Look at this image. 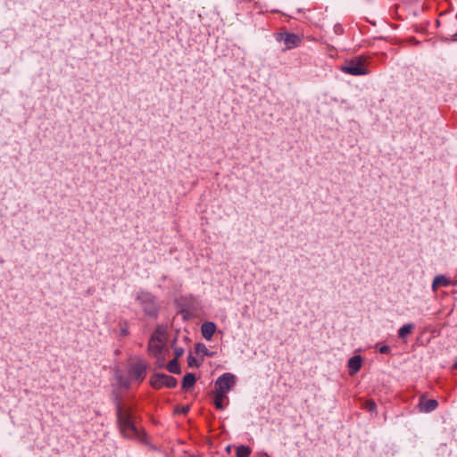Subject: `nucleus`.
I'll list each match as a JSON object with an SVG mask.
<instances>
[{
  "label": "nucleus",
  "instance_id": "obj_3",
  "mask_svg": "<svg viewBox=\"0 0 457 457\" xmlns=\"http://www.w3.org/2000/svg\"><path fill=\"white\" fill-rule=\"evenodd\" d=\"M365 60L361 56L355 57L341 67V71L353 76L366 75L367 69L364 67Z\"/></svg>",
  "mask_w": 457,
  "mask_h": 457
},
{
  "label": "nucleus",
  "instance_id": "obj_26",
  "mask_svg": "<svg viewBox=\"0 0 457 457\" xmlns=\"http://www.w3.org/2000/svg\"><path fill=\"white\" fill-rule=\"evenodd\" d=\"M454 366L457 367V361L455 362Z\"/></svg>",
  "mask_w": 457,
  "mask_h": 457
},
{
  "label": "nucleus",
  "instance_id": "obj_9",
  "mask_svg": "<svg viewBox=\"0 0 457 457\" xmlns=\"http://www.w3.org/2000/svg\"><path fill=\"white\" fill-rule=\"evenodd\" d=\"M438 406V403L435 399H424L423 397L420 398L419 407L420 411L422 412H430L436 409Z\"/></svg>",
  "mask_w": 457,
  "mask_h": 457
},
{
  "label": "nucleus",
  "instance_id": "obj_11",
  "mask_svg": "<svg viewBox=\"0 0 457 457\" xmlns=\"http://www.w3.org/2000/svg\"><path fill=\"white\" fill-rule=\"evenodd\" d=\"M215 331L216 325L211 321L204 322L201 327L202 335L206 340H211Z\"/></svg>",
  "mask_w": 457,
  "mask_h": 457
},
{
  "label": "nucleus",
  "instance_id": "obj_20",
  "mask_svg": "<svg viewBox=\"0 0 457 457\" xmlns=\"http://www.w3.org/2000/svg\"><path fill=\"white\" fill-rule=\"evenodd\" d=\"M174 353H175L174 359L178 360L184 353V349L182 347H176L174 350Z\"/></svg>",
  "mask_w": 457,
  "mask_h": 457
},
{
  "label": "nucleus",
  "instance_id": "obj_18",
  "mask_svg": "<svg viewBox=\"0 0 457 457\" xmlns=\"http://www.w3.org/2000/svg\"><path fill=\"white\" fill-rule=\"evenodd\" d=\"M377 405L374 401H367L365 403V409L370 412L374 411Z\"/></svg>",
  "mask_w": 457,
  "mask_h": 457
},
{
  "label": "nucleus",
  "instance_id": "obj_8",
  "mask_svg": "<svg viewBox=\"0 0 457 457\" xmlns=\"http://www.w3.org/2000/svg\"><path fill=\"white\" fill-rule=\"evenodd\" d=\"M145 371H146V364L142 361H137L132 367H131V374L132 376L137 379L139 382L143 381L145 377Z\"/></svg>",
  "mask_w": 457,
  "mask_h": 457
},
{
  "label": "nucleus",
  "instance_id": "obj_12",
  "mask_svg": "<svg viewBox=\"0 0 457 457\" xmlns=\"http://www.w3.org/2000/svg\"><path fill=\"white\" fill-rule=\"evenodd\" d=\"M451 284V281L449 278H447L444 275L436 276L432 283V288L434 291H436L438 287H447Z\"/></svg>",
  "mask_w": 457,
  "mask_h": 457
},
{
  "label": "nucleus",
  "instance_id": "obj_4",
  "mask_svg": "<svg viewBox=\"0 0 457 457\" xmlns=\"http://www.w3.org/2000/svg\"><path fill=\"white\" fill-rule=\"evenodd\" d=\"M137 301L143 308L145 313L148 316H155L157 313V304L155 298L147 292H140L137 295Z\"/></svg>",
  "mask_w": 457,
  "mask_h": 457
},
{
  "label": "nucleus",
  "instance_id": "obj_7",
  "mask_svg": "<svg viewBox=\"0 0 457 457\" xmlns=\"http://www.w3.org/2000/svg\"><path fill=\"white\" fill-rule=\"evenodd\" d=\"M277 39L284 42L285 50H290L297 47L302 42V37L299 35L291 32L280 33Z\"/></svg>",
  "mask_w": 457,
  "mask_h": 457
},
{
  "label": "nucleus",
  "instance_id": "obj_25",
  "mask_svg": "<svg viewBox=\"0 0 457 457\" xmlns=\"http://www.w3.org/2000/svg\"><path fill=\"white\" fill-rule=\"evenodd\" d=\"M187 411H188V408L187 407V408L183 409L182 412L186 413V412H187Z\"/></svg>",
  "mask_w": 457,
  "mask_h": 457
},
{
  "label": "nucleus",
  "instance_id": "obj_2",
  "mask_svg": "<svg viewBox=\"0 0 457 457\" xmlns=\"http://www.w3.org/2000/svg\"><path fill=\"white\" fill-rule=\"evenodd\" d=\"M165 334L160 330L154 331L148 344V351L152 356L156 358V365L159 369H162L165 366V353L168 352L165 348Z\"/></svg>",
  "mask_w": 457,
  "mask_h": 457
},
{
  "label": "nucleus",
  "instance_id": "obj_21",
  "mask_svg": "<svg viewBox=\"0 0 457 457\" xmlns=\"http://www.w3.org/2000/svg\"><path fill=\"white\" fill-rule=\"evenodd\" d=\"M390 352V347L388 345H383L379 348L380 353H388Z\"/></svg>",
  "mask_w": 457,
  "mask_h": 457
},
{
  "label": "nucleus",
  "instance_id": "obj_10",
  "mask_svg": "<svg viewBox=\"0 0 457 457\" xmlns=\"http://www.w3.org/2000/svg\"><path fill=\"white\" fill-rule=\"evenodd\" d=\"M362 359L360 355H354L348 361V370L350 375L356 374L361 368Z\"/></svg>",
  "mask_w": 457,
  "mask_h": 457
},
{
  "label": "nucleus",
  "instance_id": "obj_1",
  "mask_svg": "<svg viewBox=\"0 0 457 457\" xmlns=\"http://www.w3.org/2000/svg\"><path fill=\"white\" fill-rule=\"evenodd\" d=\"M116 413L118 426L120 433L128 438L139 436V431L133 420L132 410L130 407L117 403Z\"/></svg>",
  "mask_w": 457,
  "mask_h": 457
},
{
  "label": "nucleus",
  "instance_id": "obj_14",
  "mask_svg": "<svg viewBox=\"0 0 457 457\" xmlns=\"http://www.w3.org/2000/svg\"><path fill=\"white\" fill-rule=\"evenodd\" d=\"M195 377L193 373H187L182 380V387L184 389L192 387L195 385Z\"/></svg>",
  "mask_w": 457,
  "mask_h": 457
},
{
  "label": "nucleus",
  "instance_id": "obj_15",
  "mask_svg": "<svg viewBox=\"0 0 457 457\" xmlns=\"http://www.w3.org/2000/svg\"><path fill=\"white\" fill-rule=\"evenodd\" d=\"M412 329H413L412 324H411V323L405 324L399 329L398 337L400 338H404L411 333Z\"/></svg>",
  "mask_w": 457,
  "mask_h": 457
},
{
  "label": "nucleus",
  "instance_id": "obj_22",
  "mask_svg": "<svg viewBox=\"0 0 457 457\" xmlns=\"http://www.w3.org/2000/svg\"><path fill=\"white\" fill-rule=\"evenodd\" d=\"M200 347H201V345H198V346H197V351H199V350H200ZM201 351H202L203 353H204V354H206V355H208V356H212V354L208 353V351H207V349H206V347H205L204 345H202V349H201Z\"/></svg>",
  "mask_w": 457,
  "mask_h": 457
},
{
  "label": "nucleus",
  "instance_id": "obj_6",
  "mask_svg": "<svg viewBox=\"0 0 457 457\" xmlns=\"http://www.w3.org/2000/svg\"><path fill=\"white\" fill-rule=\"evenodd\" d=\"M236 377L231 373H224L215 382V391L227 395L235 386Z\"/></svg>",
  "mask_w": 457,
  "mask_h": 457
},
{
  "label": "nucleus",
  "instance_id": "obj_16",
  "mask_svg": "<svg viewBox=\"0 0 457 457\" xmlns=\"http://www.w3.org/2000/svg\"><path fill=\"white\" fill-rule=\"evenodd\" d=\"M167 370L173 374H179L180 373V367L179 365L178 360L173 359L169 361V363L166 366Z\"/></svg>",
  "mask_w": 457,
  "mask_h": 457
},
{
  "label": "nucleus",
  "instance_id": "obj_17",
  "mask_svg": "<svg viewBox=\"0 0 457 457\" xmlns=\"http://www.w3.org/2000/svg\"><path fill=\"white\" fill-rule=\"evenodd\" d=\"M237 457H249L251 454V449L245 445H239L236 451Z\"/></svg>",
  "mask_w": 457,
  "mask_h": 457
},
{
  "label": "nucleus",
  "instance_id": "obj_13",
  "mask_svg": "<svg viewBox=\"0 0 457 457\" xmlns=\"http://www.w3.org/2000/svg\"><path fill=\"white\" fill-rule=\"evenodd\" d=\"M227 399V395H224V394H221V393H219V392H214V401H213V403L215 405V407L218 409V410H223L224 407H225V404H224V401Z\"/></svg>",
  "mask_w": 457,
  "mask_h": 457
},
{
  "label": "nucleus",
  "instance_id": "obj_19",
  "mask_svg": "<svg viewBox=\"0 0 457 457\" xmlns=\"http://www.w3.org/2000/svg\"><path fill=\"white\" fill-rule=\"evenodd\" d=\"M187 362H188L189 367H197L198 366L197 360L192 355L188 356Z\"/></svg>",
  "mask_w": 457,
  "mask_h": 457
},
{
  "label": "nucleus",
  "instance_id": "obj_5",
  "mask_svg": "<svg viewBox=\"0 0 457 457\" xmlns=\"http://www.w3.org/2000/svg\"><path fill=\"white\" fill-rule=\"evenodd\" d=\"M150 385L154 389L174 388L177 386V379L164 373H155L151 377Z\"/></svg>",
  "mask_w": 457,
  "mask_h": 457
},
{
  "label": "nucleus",
  "instance_id": "obj_24",
  "mask_svg": "<svg viewBox=\"0 0 457 457\" xmlns=\"http://www.w3.org/2000/svg\"><path fill=\"white\" fill-rule=\"evenodd\" d=\"M453 40L457 41V32L453 35Z\"/></svg>",
  "mask_w": 457,
  "mask_h": 457
},
{
  "label": "nucleus",
  "instance_id": "obj_23",
  "mask_svg": "<svg viewBox=\"0 0 457 457\" xmlns=\"http://www.w3.org/2000/svg\"><path fill=\"white\" fill-rule=\"evenodd\" d=\"M237 4H244V3H250L252 2L253 0H234Z\"/></svg>",
  "mask_w": 457,
  "mask_h": 457
}]
</instances>
